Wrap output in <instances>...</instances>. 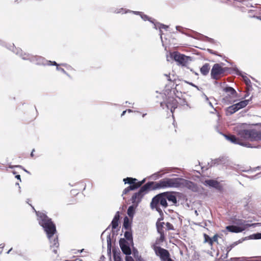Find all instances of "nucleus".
I'll use <instances>...</instances> for the list:
<instances>
[{"instance_id":"obj_1","label":"nucleus","mask_w":261,"mask_h":261,"mask_svg":"<svg viewBox=\"0 0 261 261\" xmlns=\"http://www.w3.org/2000/svg\"><path fill=\"white\" fill-rule=\"evenodd\" d=\"M37 216V220L40 226H41L50 242V246L53 248V251L54 253H57V249L59 246L58 238L57 233L56 227L53 223L51 219L49 218L46 214L36 211Z\"/></svg>"},{"instance_id":"obj_2","label":"nucleus","mask_w":261,"mask_h":261,"mask_svg":"<svg viewBox=\"0 0 261 261\" xmlns=\"http://www.w3.org/2000/svg\"><path fill=\"white\" fill-rule=\"evenodd\" d=\"M179 178L162 179L159 181H149L151 190L165 189L167 188H179Z\"/></svg>"},{"instance_id":"obj_3","label":"nucleus","mask_w":261,"mask_h":261,"mask_svg":"<svg viewBox=\"0 0 261 261\" xmlns=\"http://www.w3.org/2000/svg\"><path fill=\"white\" fill-rule=\"evenodd\" d=\"M16 51H14V53L19 55L23 60H29L30 62L39 65L45 66L51 64V61L47 60L42 57L34 56L28 54L23 53L20 48H16Z\"/></svg>"},{"instance_id":"obj_4","label":"nucleus","mask_w":261,"mask_h":261,"mask_svg":"<svg viewBox=\"0 0 261 261\" xmlns=\"http://www.w3.org/2000/svg\"><path fill=\"white\" fill-rule=\"evenodd\" d=\"M161 206L163 208H165L168 206V203L163 193H161L155 195L151 200L150 203V207L152 209L155 210L160 214L161 216L163 215V212L161 208Z\"/></svg>"},{"instance_id":"obj_5","label":"nucleus","mask_w":261,"mask_h":261,"mask_svg":"<svg viewBox=\"0 0 261 261\" xmlns=\"http://www.w3.org/2000/svg\"><path fill=\"white\" fill-rule=\"evenodd\" d=\"M150 190V183L147 182L141 187L139 191L134 193L130 198L133 205L138 206L144 196Z\"/></svg>"},{"instance_id":"obj_6","label":"nucleus","mask_w":261,"mask_h":261,"mask_svg":"<svg viewBox=\"0 0 261 261\" xmlns=\"http://www.w3.org/2000/svg\"><path fill=\"white\" fill-rule=\"evenodd\" d=\"M239 135L241 137L252 141L261 140V131L255 129H241L239 132Z\"/></svg>"},{"instance_id":"obj_7","label":"nucleus","mask_w":261,"mask_h":261,"mask_svg":"<svg viewBox=\"0 0 261 261\" xmlns=\"http://www.w3.org/2000/svg\"><path fill=\"white\" fill-rule=\"evenodd\" d=\"M186 188L193 192H200L201 188L198 185L190 180L179 178V187Z\"/></svg>"},{"instance_id":"obj_8","label":"nucleus","mask_w":261,"mask_h":261,"mask_svg":"<svg viewBox=\"0 0 261 261\" xmlns=\"http://www.w3.org/2000/svg\"><path fill=\"white\" fill-rule=\"evenodd\" d=\"M227 68L222 67L219 64H215L211 70V78L215 80H218L224 72L227 70Z\"/></svg>"},{"instance_id":"obj_9","label":"nucleus","mask_w":261,"mask_h":261,"mask_svg":"<svg viewBox=\"0 0 261 261\" xmlns=\"http://www.w3.org/2000/svg\"><path fill=\"white\" fill-rule=\"evenodd\" d=\"M178 103V102L175 98L168 97L166 101L160 103V106L163 109L166 108L168 110H170L173 114L175 109L177 107Z\"/></svg>"},{"instance_id":"obj_10","label":"nucleus","mask_w":261,"mask_h":261,"mask_svg":"<svg viewBox=\"0 0 261 261\" xmlns=\"http://www.w3.org/2000/svg\"><path fill=\"white\" fill-rule=\"evenodd\" d=\"M173 57L176 62H178L179 64L182 66L187 67L190 62L192 61L191 57L177 52H174L173 53Z\"/></svg>"},{"instance_id":"obj_11","label":"nucleus","mask_w":261,"mask_h":261,"mask_svg":"<svg viewBox=\"0 0 261 261\" xmlns=\"http://www.w3.org/2000/svg\"><path fill=\"white\" fill-rule=\"evenodd\" d=\"M243 221V220H239L237 223V224L239 226L228 225L226 227V229L231 232L239 233L242 232L250 226L249 224H244Z\"/></svg>"},{"instance_id":"obj_12","label":"nucleus","mask_w":261,"mask_h":261,"mask_svg":"<svg viewBox=\"0 0 261 261\" xmlns=\"http://www.w3.org/2000/svg\"><path fill=\"white\" fill-rule=\"evenodd\" d=\"M224 91L226 93H228V94L223 98V100L225 102L228 101L229 103L235 102L236 100L232 99L237 97L236 91L231 87H225L224 89Z\"/></svg>"},{"instance_id":"obj_13","label":"nucleus","mask_w":261,"mask_h":261,"mask_svg":"<svg viewBox=\"0 0 261 261\" xmlns=\"http://www.w3.org/2000/svg\"><path fill=\"white\" fill-rule=\"evenodd\" d=\"M119 245L122 252L126 255H130L132 253V251L130 246L132 244L127 241L124 238H121L119 240Z\"/></svg>"},{"instance_id":"obj_14","label":"nucleus","mask_w":261,"mask_h":261,"mask_svg":"<svg viewBox=\"0 0 261 261\" xmlns=\"http://www.w3.org/2000/svg\"><path fill=\"white\" fill-rule=\"evenodd\" d=\"M156 254L159 256L162 260H165L169 258V253L166 249L156 246L154 248Z\"/></svg>"},{"instance_id":"obj_15","label":"nucleus","mask_w":261,"mask_h":261,"mask_svg":"<svg viewBox=\"0 0 261 261\" xmlns=\"http://www.w3.org/2000/svg\"><path fill=\"white\" fill-rule=\"evenodd\" d=\"M235 71L236 72V73L237 75H241L245 83L246 86L248 87L251 88V81L247 77L246 75V73L244 72H242L241 71H240L238 68H236L234 69Z\"/></svg>"},{"instance_id":"obj_16","label":"nucleus","mask_w":261,"mask_h":261,"mask_svg":"<svg viewBox=\"0 0 261 261\" xmlns=\"http://www.w3.org/2000/svg\"><path fill=\"white\" fill-rule=\"evenodd\" d=\"M163 193L166 201L168 200L169 202H171L173 204L177 203V198L173 193L168 192H163Z\"/></svg>"},{"instance_id":"obj_17","label":"nucleus","mask_w":261,"mask_h":261,"mask_svg":"<svg viewBox=\"0 0 261 261\" xmlns=\"http://www.w3.org/2000/svg\"><path fill=\"white\" fill-rule=\"evenodd\" d=\"M140 187V184H137V181L134 182V184H130L127 188H125L123 191L122 196L127 194L130 191L135 190L138 188Z\"/></svg>"},{"instance_id":"obj_18","label":"nucleus","mask_w":261,"mask_h":261,"mask_svg":"<svg viewBox=\"0 0 261 261\" xmlns=\"http://www.w3.org/2000/svg\"><path fill=\"white\" fill-rule=\"evenodd\" d=\"M211 66L209 63H205L200 69L201 73L204 75H207L210 70Z\"/></svg>"},{"instance_id":"obj_19","label":"nucleus","mask_w":261,"mask_h":261,"mask_svg":"<svg viewBox=\"0 0 261 261\" xmlns=\"http://www.w3.org/2000/svg\"><path fill=\"white\" fill-rule=\"evenodd\" d=\"M153 24H154V29H157L158 28H159L160 29V38L161 39L162 41H163V40H162L163 33H162V31L161 29H167L168 28V25H166L163 24H162V23H159V22H156L155 21H154V23H153Z\"/></svg>"},{"instance_id":"obj_20","label":"nucleus","mask_w":261,"mask_h":261,"mask_svg":"<svg viewBox=\"0 0 261 261\" xmlns=\"http://www.w3.org/2000/svg\"><path fill=\"white\" fill-rule=\"evenodd\" d=\"M224 136L225 137V138L230 141L231 142L236 144H239L240 141V140L237 138L235 136L230 135H224Z\"/></svg>"},{"instance_id":"obj_21","label":"nucleus","mask_w":261,"mask_h":261,"mask_svg":"<svg viewBox=\"0 0 261 261\" xmlns=\"http://www.w3.org/2000/svg\"><path fill=\"white\" fill-rule=\"evenodd\" d=\"M238 111V109L237 108L235 104L228 107L226 109V115L227 116H230Z\"/></svg>"},{"instance_id":"obj_22","label":"nucleus","mask_w":261,"mask_h":261,"mask_svg":"<svg viewBox=\"0 0 261 261\" xmlns=\"http://www.w3.org/2000/svg\"><path fill=\"white\" fill-rule=\"evenodd\" d=\"M203 184L204 185L208 186L213 188H217L219 185L218 181L213 179L205 180Z\"/></svg>"},{"instance_id":"obj_23","label":"nucleus","mask_w":261,"mask_h":261,"mask_svg":"<svg viewBox=\"0 0 261 261\" xmlns=\"http://www.w3.org/2000/svg\"><path fill=\"white\" fill-rule=\"evenodd\" d=\"M251 97L250 98V99H246L241 101L240 102L236 103L235 105L237 108L238 109V110H239L240 109L245 107L249 103V102L251 100Z\"/></svg>"},{"instance_id":"obj_24","label":"nucleus","mask_w":261,"mask_h":261,"mask_svg":"<svg viewBox=\"0 0 261 261\" xmlns=\"http://www.w3.org/2000/svg\"><path fill=\"white\" fill-rule=\"evenodd\" d=\"M137 206L132 205L129 206L127 209V214L130 218H133L135 213V210Z\"/></svg>"},{"instance_id":"obj_25","label":"nucleus","mask_w":261,"mask_h":261,"mask_svg":"<svg viewBox=\"0 0 261 261\" xmlns=\"http://www.w3.org/2000/svg\"><path fill=\"white\" fill-rule=\"evenodd\" d=\"M246 240V238H242V239L239 240L238 241L233 242L232 244H231L229 246H227V248H226V251H227V253L228 252H229L236 246H237V245H238L240 243H242L244 241H245Z\"/></svg>"},{"instance_id":"obj_26","label":"nucleus","mask_w":261,"mask_h":261,"mask_svg":"<svg viewBox=\"0 0 261 261\" xmlns=\"http://www.w3.org/2000/svg\"><path fill=\"white\" fill-rule=\"evenodd\" d=\"M124 237L125 239L127 241L129 242L133 246L134 244L133 243V235L131 231H126L124 232Z\"/></svg>"},{"instance_id":"obj_27","label":"nucleus","mask_w":261,"mask_h":261,"mask_svg":"<svg viewBox=\"0 0 261 261\" xmlns=\"http://www.w3.org/2000/svg\"><path fill=\"white\" fill-rule=\"evenodd\" d=\"M107 250H108V253H111V246H112V243H111V234L109 233L107 236Z\"/></svg>"},{"instance_id":"obj_28","label":"nucleus","mask_w":261,"mask_h":261,"mask_svg":"<svg viewBox=\"0 0 261 261\" xmlns=\"http://www.w3.org/2000/svg\"><path fill=\"white\" fill-rule=\"evenodd\" d=\"M113 253L114 261H121L120 252H118L116 249H113Z\"/></svg>"},{"instance_id":"obj_29","label":"nucleus","mask_w":261,"mask_h":261,"mask_svg":"<svg viewBox=\"0 0 261 261\" xmlns=\"http://www.w3.org/2000/svg\"><path fill=\"white\" fill-rule=\"evenodd\" d=\"M130 227V224L129 222V219L127 217L124 218V222L123 224V228L125 229H129Z\"/></svg>"},{"instance_id":"obj_30","label":"nucleus","mask_w":261,"mask_h":261,"mask_svg":"<svg viewBox=\"0 0 261 261\" xmlns=\"http://www.w3.org/2000/svg\"><path fill=\"white\" fill-rule=\"evenodd\" d=\"M137 181V179L136 178H134L133 177H126L123 179V181L125 184H128L130 185L132 184H134V182H136Z\"/></svg>"},{"instance_id":"obj_31","label":"nucleus","mask_w":261,"mask_h":261,"mask_svg":"<svg viewBox=\"0 0 261 261\" xmlns=\"http://www.w3.org/2000/svg\"><path fill=\"white\" fill-rule=\"evenodd\" d=\"M140 16L142 18V19L145 21L148 20L153 24L154 23V21H155V19H151V18L149 17L147 15L143 14V13H140Z\"/></svg>"},{"instance_id":"obj_32","label":"nucleus","mask_w":261,"mask_h":261,"mask_svg":"<svg viewBox=\"0 0 261 261\" xmlns=\"http://www.w3.org/2000/svg\"><path fill=\"white\" fill-rule=\"evenodd\" d=\"M128 12H132L133 13H134L135 14L140 15V13H142V12H139V11H129V10L124 11L123 8L119 9V11L116 12V13H126Z\"/></svg>"},{"instance_id":"obj_33","label":"nucleus","mask_w":261,"mask_h":261,"mask_svg":"<svg viewBox=\"0 0 261 261\" xmlns=\"http://www.w3.org/2000/svg\"><path fill=\"white\" fill-rule=\"evenodd\" d=\"M224 161L223 158H220L218 159H215L214 160L212 161V164L214 165H219L223 163V162Z\"/></svg>"},{"instance_id":"obj_34","label":"nucleus","mask_w":261,"mask_h":261,"mask_svg":"<svg viewBox=\"0 0 261 261\" xmlns=\"http://www.w3.org/2000/svg\"><path fill=\"white\" fill-rule=\"evenodd\" d=\"M0 45H1L2 46H5L6 47H7L8 48H9L10 50L13 49V52H14V51L16 50V48L14 47V44H13L12 45H10V47H8V46H7L6 43L1 40H0Z\"/></svg>"},{"instance_id":"obj_35","label":"nucleus","mask_w":261,"mask_h":261,"mask_svg":"<svg viewBox=\"0 0 261 261\" xmlns=\"http://www.w3.org/2000/svg\"><path fill=\"white\" fill-rule=\"evenodd\" d=\"M164 224V222H162L161 223V226H160L159 224H158V223H156L157 230H158V233H160V234L164 233V230L163 229V224Z\"/></svg>"},{"instance_id":"obj_36","label":"nucleus","mask_w":261,"mask_h":261,"mask_svg":"<svg viewBox=\"0 0 261 261\" xmlns=\"http://www.w3.org/2000/svg\"><path fill=\"white\" fill-rule=\"evenodd\" d=\"M239 145L245 146L248 148H254L255 146L252 145V144L249 142H244L240 141Z\"/></svg>"},{"instance_id":"obj_37","label":"nucleus","mask_w":261,"mask_h":261,"mask_svg":"<svg viewBox=\"0 0 261 261\" xmlns=\"http://www.w3.org/2000/svg\"><path fill=\"white\" fill-rule=\"evenodd\" d=\"M250 238L251 239H261V233H254L250 236Z\"/></svg>"},{"instance_id":"obj_38","label":"nucleus","mask_w":261,"mask_h":261,"mask_svg":"<svg viewBox=\"0 0 261 261\" xmlns=\"http://www.w3.org/2000/svg\"><path fill=\"white\" fill-rule=\"evenodd\" d=\"M179 105L182 106H186L187 108L191 109V107L188 103L187 101L185 99H180V101L179 102Z\"/></svg>"},{"instance_id":"obj_39","label":"nucleus","mask_w":261,"mask_h":261,"mask_svg":"<svg viewBox=\"0 0 261 261\" xmlns=\"http://www.w3.org/2000/svg\"><path fill=\"white\" fill-rule=\"evenodd\" d=\"M119 224V221L113 219L111 222L112 229H116Z\"/></svg>"},{"instance_id":"obj_40","label":"nucleus","mask_w":261,"mask_h":261,"mask_svg":"<svg viewBox=\"0 0 261 261\" xmlns=\"http://www.w3.org/2000/svg\"><path fill=\"white\" fill-rule=\"evenodd\" d=\"M56 69L58 71L62 72L64 74H66L68 77H70V76L69 75V74L63 68L59 67V66H57L56 67Z\"/></svg>"},{"instance_id":"obj_41","label":"nucleus","mask_w":261,"mask_h":261,"mask_svg":"<svg viewBox=\"0 0 261 261\" xmlns=\"http://www.w3.org/2000/svg\"><path fill=\"white\" fill-rule=\"evenodd\" d=\"M166 226L167 227V230H168L174 229L173 225L169 222H167L166 223Z\"/></svg>"},{"instance_id":"obj_42","label":"nucleus","mask_w":261,"mask_h":261,"mask_svg":"<svg viewBox=\"0 0 261 261\" xmlns=\"http://www.w3.org/2000/svg\"><path fill=\"white\" fill-rule=\"evenodd\" d=\"M210 243L211 244H212L213 242H216L218 240V236L217 234L215 235L212 238H210Z\"/></svg>"},{"instance_id":"obj_43","label":"nucleus","mask_w":261,"mask_h":261,"mask_svg":"<svg viewBox=\"0 0 261 261\" xmlns=\"http://www.w3.org/2000/svg\"><path fill=\"white\" fill-rule=\"evenodd\" d=\"M207 51L210 53V54H214V55H217V56H220V57H221V55H219L218 54L217 52L215 51H214L213 50L211 49H209L208 48L207 49Z\"/></svg>"},{"instance_id":"obj_44","label":"nucleus","mask_w":261,"mask_h":261,"mask_svg":"<svg viewBox=\"0 0 261 261\" xmlns=\"http://www.w3.org/2000/svg\"><path fill=\"white\" fill-rule=\"evenodd\" d=\"M119 218H120L119 212L118 211L115 214V215L113 219L119 221Z\"/></svg>"},{"instance_id":"obj_45","label":"nucleus","mask_w":261,"mask_h":261,"mask_svg":"<svg viewBox=\"0 0 261 261\" xmlns=\"http://www.w3.org/2000/svg\"><path fill=\"white\" fill-rule=\"evenodd\" d=\"M204 38H205V40L208 41V42H210L211 43H213L214 42V39L211 38H209L207 36H204Z\"/></svg>"},{"instance_id":"obj_46","label":"nucleus","mask_w":261,"mask_h":261,"mask_svg":"<svg viewBox=\"0 0 261 261\" xmlns=\"http://www.w3.org/2000/svg\"><path fill=\"white\" fill-rule=\"evenodd\" d=\"M160 234V240L161 241L163 242L165 240V234L162 233V234Z\"/></svg>"},{"instance_id":"obj_47","label":"nucleus","mask_w":261,"mask_h":261,"mask_svg":"<svg viewBox=\"0 0 261 261\" xmlns=\"http://www.w3.org/2000/svg\"><path fill=\"white\" fill-rule=\"evenodd\" d=\"M164 75L167 77V80L169 81H174L175 80V79H171L170 77V75H168L167 74H165Z\"/></svg>"},{"instance_id":"obj_48","label":"nucleus","mask_w":261,"mask_h":261,"mask_svg":"<svg viewBox=\"0 0 261 261\" xmlns=\"http://www.w3.org/2000/svg\"><path fill=\"white\" fill-rule=\"evenodd\" d=\"M260 174V173H258V174H257L255 175L254 176H252L250 177V178L252 179H257V178H258V175Z\"/></svg>"},{"instance_id":"obj_49","label":"nucleus","mask_w":261,"mask_h":261,"mask_svg":"<svg viewBox=\"0 0 261 261\" xmlns=\"http://www.w3.org/2000/svg\"><path fill=\"white\" fill-rule=\"evenodd\" d=\"M153 176H155L156 178H159L162 176V175L159 174V172H156L152 175Z\"/></svg>"},{"instance_id":"obj_50","label":"nucleus","mask_w":261,"mask_h":261,"mask_svg":"<svg viewBox=\"0 0 261 261\" xmlns=\"http://www.w3.org/2000/svg\"><path fill=\"white\" fill-rule=\"evenodd\" d=\"M188 84H189V85H191L193 87H194L195 88H196L197 89H199L198 86H197L196 85H195V84H194L193 83H190V82H187Z\"/></svg>"},{"instance_id":"obj_51","label":"nucleus","mask_w":261,"mask_h":261,"mask_svg":"<svg viewBox=\"0 0 261 261\" xmlns=\"http://www.w3.org/2000/svg\"><path fill=\"white\" fill-rule=\"evenodd\" d=\"M49 65L56 66L57 67L59 66V65L55 61H51V64H50Z\"/></svg>"},{"instance_id":"obj_52","label":"nucleus","mask_w":261,"mask_h":261,"mask_svg":"<svg viewBox=\"0 0 261 261\" xmlns=\"http://www.w3.org/2000/svg\"><path fill=\"white\" fill-rule=\"evenodd\" d=\"M126 261H134L132 257H126Z\"/></svg>"},{"instance_id":"obj_53","label":"nucleus","mask_w":261,"mask_h":261,"mask_svg":"<svg viewBox=\"0 0 261 261\" xmlns=\"http://www.w3.org/2000/svg\"><path fill=\"white\" fill-rule=\"evenodd\" d=\"M144 181H145V179L142 180L141 181L137 182V184H140V187H141L142 186V185L144 182Z\"/></svg>"},{"instance_id":"obj_54","label":"nucleus","mask_w":261,"mask_h":261,"mask_svg":"<svg viewBox=\"0 0 261 261\" xmlns=\"http://www.w3.org/2000/svg\"><path fill=\"white\" fill-rule=\"evenodd\" d=\"M170 171H171V170H170V169H169L167 168V169H165L163 170L162 171H165V172H166V173H168V172H169Z\"/></svg>"},{"instance_id":"obj_55","label":"nucleus","mask_w":261,"mask_h":261,"mask_svg":"<svg viewBox=\"0 0 261 261\" xmlns=\"http://www.w3.org/2000/svg\"><path fill=\"white\" fill-rule=\"evenodd\" d=\"M15 178H16L17 179H19L21 181V178H20V175H16L15 176Z\"/></svg>"},{"instance_id":"obj_56","label":"nucleus","mask_w":261,"mask_h":261,"mask_svg":"<svg viewBox=\"0 0 261 261\" xmlns=\"http://www.w3.org/2000/svg\"><path fill=\"white\" fill-rule=\"evenodd\" d=\"M35 151V149H33L31 153V156L33 157L34 156V152Z\"/></svg>"},{"instance_id":"obj_57","label":"nucleus","mask_w":261,"mask_h":261,"mask_svg":"<svg viewBox=\"0 0 261 261\" xmlns=\"http://www.w3.org/2000/svg\"><path fill=\"white\" fill-rule=\"evenodd\" d=\"M71 193L72 194H76V191L75 190H72L71 191Z\"/></svg>"},{"instance_id":"obj_58","label":"nucleus","mask_w":261,"mask_h":261,"mask_svg":"<svg viewBox=\"0 0 261 261\" xmlns=\"http://www.w3.org/2000/svg\"><path fill=\"white\" fill-rule=\"evenodd\" d=\"M84 251V249H81V250H77V252H78V253H82V252H83Z\"/></svg>"},{"instance_id":"obj_59","label":"nucleus","mask_w":261,"mask_h":261,"mask_svg":"<svg viewBox=\"0 0 261 261\" xmlns=\"http://www.w3.org/2000/svg\"><path fill=\"white\" fill-rule=\"evenodd\" d=\"M5 247L4 244H0V248H3Z\"/></svg>"},{"instance_id":"obj_60","label":"nucleus","mask_w":261,"mask_h":261,"mask_svg":"<svg viewBox=\"0 0 261 261\" xmlns=\"http://www.w3.org/2000/svg\"><path fill=\"white\" fill-rule=\"evenodd\" d=\"M179 28H180V27H179V26H176V30L180 32V31L179 30Z\"/></svg>"},{"instance_id":"obj_61","label":"nucleus","mask_w":261,"mask_h":261,"mask_svg":"<svg viewBox=\"0 0 261 261\" xmlns=\"http://www.w3.org/2000/svg\"><path fill=\"white\" fill-rule=\"evenodd\" d=\"M126 112V110L123 111L122 113L121 114V116H123V115H124Z\"/></svg>"},{"instance_id":"obj_62","label":"nucleus","mask_w":261,"mask_h":261,"mask_svg":"<svg viewBox=\"0 0 261 261\" xmlns=\"http://www.w3.org/2000/svg\"><path fill=\"white\" fill-rule=\"evenodd\" d=\"M208 104H209V105H210L211 107L213 108V105H212V102H211L208 101Z\"/></svg>"},{"instance_id":"obj_63","label":"nucleus","mask_w":261,"mask_h":261,"mask_svg":"<svg viewBox=\"0 0 261 261\" xmlns=\"http://www.w3.org/2000/svg\"><path fill=\"white\" fill-rule=\"evenodd\" d=\"M204 97L205 98L206 100L208 101V98L207 97V96L204 95Z\"/></svg>"},{"instance_id":"obj_64","label":"nucleus","mask_w":261,"mask_h":261,"mask_svg":"<svg viewBox=\"0 0 261 261\" xmlns=\"http://www.w3.org/2000/svg\"><path fill=\"white\" fill-rule=\"evenodd\" d=\"M167 261H173V260L172 259H171V258H168V259H167Z\"/></svg>"}]
</instances>
